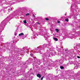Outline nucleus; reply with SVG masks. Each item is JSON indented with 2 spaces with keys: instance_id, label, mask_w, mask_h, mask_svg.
<instances>
[{
  "instance_id": "nucleus-1",
  "label": "nucleus",
  "mask_w": 80,
  "mask_h": 80,
  "mask_svg": "<svg viewBox=\"0 0 80 80\" xmlns=\"http://www.w3.org/2000/svg\"><path fill=\"white\" fill-rule=\"evenodd\" d=\"M19 36H22V35H24V34L23 32H22L18 35Z\"/></svg>"
},
{
  "instance_id": "nucleus-2",
  "label": "nucleus",
  "mask_w": 80,
  "mask_h": 80,
  "mask_svg": "<svg viewBox=\"0 0 80 80\" xmlns=\"http://www.w3.org/2000/svg\"><path fill=\"white\" fill-rule=\"evenodd\" d=\"M37 77H38L39 78H40L41 77V75L40 74H38L37 75Z\"/></svg>"
},
{
  "instance_id": "nucleus-3",
  "label": "nucleus",
  "mask_w": 80,
  "mask_h": 80,
  "mask_svg": "<svg viewBox=\"0 0 80 80\" xmlns=\"http://www.w3.org/2000/svg\"><path fill=\"white\" fill-rule=\"evenodd\" d=\"M53 40H55V41H58V39L55 38H53Z\"/></svg>"
},
{
  "instance_id": "nucleus-4",
  "label": "nucleus",
  "mask_w": 80,
  "mask_h": 80,
  "mask_svg": "<svg viewBox=\"0 0 80 80\" xmlns=\"http://www.w3.org/2000/svg\"><path fill=\"white\" fill-rule=\"evenodd\" d=\"M55 31H56V32H59V30L58 29H55Z\"/></svg>"
},
{
  "instance_id": "nucleus-5",
  "label": "nucleus",
  "mask_w": 80,
  "mask_h": 80,
  "mask_svg": "<svg viewBox=\"0 0 80 80\" xmlns=\"http://www.w3.org/2000/svg\"><path fill=\"white\" fill-rule=\"evenodd\" d=\"M60 68L61 69H63L64 68V67L63 66H61L60 67Z\"/></svg>"
},
{
  "instance_id": "nucleus-6",
  "label": "nucleus",
  "mask_w": 80,
  "mask_h": 80,
  "mask_svg": "<svg viewBox=\"0 0 80 80\" xmlns=\"http://www.w3.org/2000/svg\"><path fill=\"white\" fill-rule=\"evenodd\" d=\"M65 21L68 22V19L67 18V19H65Z\"/></svg>"
},
{
  "instance_id": "nucleus-7",
  "label": "nucleus",
  "mask_w": 80,
  "mask_h": 80,
  "mask_svg": "<svg viewBox=\"0 0 80 80\" xmlns=\"http://www.w3.org/2000/svg\"><path fill=\"white\" fill-rule=\"evenodd\" d=\"M24 23H25V24H26V23H27V21H26V20L24 21Z\"/></svg>"
},
{
  "instance_id": "nucleus-8",
  "label": "nucleus",
  "mask_w": 80,
  "mask_h": 80,
  "mask_svg": "<svg viewBox=\"0 0 80 80\" xmlns=\"http://www.w3.org/2000/svg\"><path fill=\"white\" fill-rule=\"evenodd\" d=\"M45 20H47V21H49V19H48V18H45Z\"/></svg>"
},
{
  "instance_id": "nucleus-9",
  "label": "nucleus",
  "mask_w": 80,
  "mask_h": 80,
  "mask_svg": "<svg viewBox=\"0 0 80 80\" xmlns=\"http://www.w3.org/2000/svg\"><path fill=\"white\" fill-rule=\"evenodd\" d=\"M30 15V13H28L26 14V16H28V15Z\"/></svg>"
},
{
  "instance_id": "nucleus-10",
  "label": "nucleus",
  "mask_w": 80,
  "mask_h": 80,
  "mask_svg": "<svg viewBox=\"0 0 80 80\" xmlns=\"http://www.w3.org/2000/svg\"><path fill=\"white\" fill-rule=\"evenodd\" d=\"M44 77V76H43L42 78H41V80H43V78Z\"/></svg>"
},
{
  "instance_id": "nucleus-11",
  "label": "nucleus",
  "mask_w": 80,
  "mask_h": 80,
  "mask_svg": "<svg viewBox=\"0 0 80 80\" xmlns=\"http://www.w3.org/2000/svg\"><path fill=\"white\" fill-rule=\"evenodd\" d=\"M77 57L78 58H80V57L79 56H78Z\"/></svg>"
},
{
  "instance_id": "nucleus-12",
  "label": "nucleus",
  "mask_w": 80,
  "mask_h": 80,
  "mask_svg": "<svg viewBox=\"0 0 80 80\" xmlns=\"http://www.w3.org/2000/svg\"><path fill=\"white\" fill-rule=\"evenodd\" d=\"M58 23H60V21H58Z\"/></svg>"
},
{
  "instance_id": "nucleus-13",
  "label": "nucleus",
  "mask_w": 80,
  "mask_h": 80,
  "mask_svg": "<svg viewBox=\"0 0 80 80\" xmlns=\"http://www.w3.org/2000/svg\"><path fill=\"white\" fill-rule=\"evenodd\" d=\"M33 16L34 17H35V15H34V14H33Z\"/></svg>"
},
{
  "instance_id": "nucleus-14",
  "label": "nucleus",
  "mask_w": 80,
  "mask_h": 80,
  "mask_svg": "<svg viewBox=\"0 0 80 80\" xmlns=\"http://www.w3.org/2000/svg\"><path fill=\"white\" fill-rule=\"evenodd\" d=\"M30 55H31V57H32V56H33V54H31Z\"/></svg>"
},
{
  "instance_id": "nucleus-15",
  "label": "nucleus",
  "mask_w": 80,
  "mask_h": 80,
  "mask_svg": "<svg viewBox=\"0 0 80 80\" xmlns=\"http://www.w3.org/2000/svg\"><path fill=\"white\" fill-rule=\"evenodd\" d=\"M37 23H38V24H40V23H39V22H37Z\"/></svg>"
},
{
  "instance_id": "nucleus-16",
  "label": "nucleus",
  "mask_w": 80,
  "mask_h": 80,
  "mask_svg": "<svg viewBox=\"0 0 80 80\" xmlns=\"http://www.w3.org/2000/svg\"><path fill=\"white\" fill-rule=\"evenodd\" d=\"M9 10H10L8 9V11H9Z\"/></svg>"
},
{
  "instance_id": "nucleus-17",
  "label": "nucleus",
  "mask_w": 80,
  "mask_h": 80,
  "mask_svg": "<svg viewBox=\"0 0 80 80\" xmlns=\"http://www.w3.org/2000/svg\"><path fill=\"white\" fill-rule=\"evenodd\" d=\"M67 50H65V51H66Z\"/></svg>"
}]
</instances>
